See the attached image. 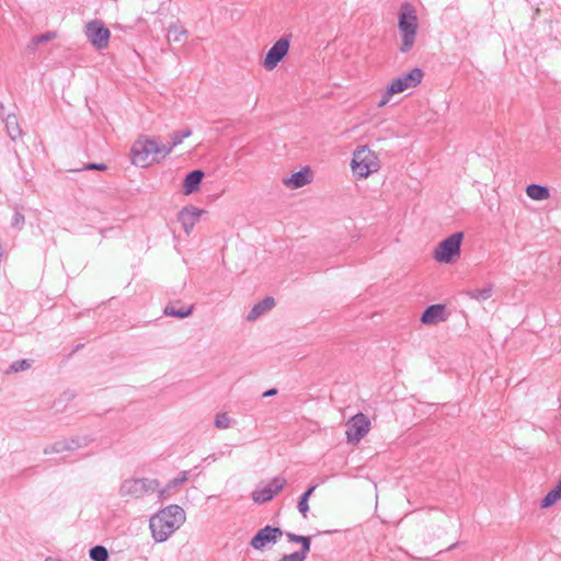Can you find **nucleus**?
I'll return each mask as SVG.
<instances>
[{
  "mask_svg": "<svg viewBox=\"0 0 561 561\" xmlns=\"http://www.w3.org/2000/svg\"><path fill=\"white\" fill-rule=\"evenodd\" d=\"M286 537L290 542H301V548L290 554H285L279 561H305L311 546V539L308 536H300L293 533H287Z\"/></svg>",
  "mask_w": 561,
  "mask_h": 561,
  "instance_id": "nucleus-13",
  "label": "nucleus"
},
{
  "mask_svg": "<svg viewBox=\"0 0 561 561\" xmlns=\"http://www.w3.org/2000/svg\"><path fill=\"white\" fill-rule=\"evenodd\" d=\"M44 561H59V560L49 557V558H46Z\"/></svg>",
  "mask_w": 561,
  "mask_h": 561,
  "instance_id": "nucleus-40",
  "label": "nucleus"
},
{
  "mask_svg": "<svg viewBox=\"0 0 561 561\" xmlns=\"http://www.w3.org/2000/svg\"><path fill=\"white\" fill-rule=\"evenodd\" d=\"M561 499V492L559 489L553 486L541 500L540 507L541 508H548L556 504Z\"/></svg>",
  "mask_w": 561,
  "mask_h": 561,
  "instance_id": "nucleus-27",
  "label": "nucleus"
},
{
  "mask_svg": "<svg viewBox=\"0 0 561 561\" xmlns=\"http://www.w3.org/2000/svg\"><path fill=\"white\" fill-rule=\"evenodd\" d=\"M317 485H311L310 488H308L304 493L302 495L300 496L299 501H298V504H297V508L299 511V513L306 518L307 515H308V512H309V504H308V501L310 499V496L313 494L314 490H316Z\"/></svg>",
  "mask_w": 561,
  "mask_h": 561,
  "instance_id": "nucleus-24",
  "label": "nucleus"
},
{
  "mask_svg": "<svg viewBox=\"0 0 561 561\" xmlns=\"http://www.w3.org/2000/svg\"><path fill=\"white\" fill-rule=\"evenodd\" d=\"M204 178V172L202 170H194L186 174L183 181V192L185 195H190L196 192L202 183Z\"/></svg>",
  "mask_w": 561,
  "mask_h": 561,
  "instance_id": "nucleus-18",
  "label": "nucleus"
},
{
  "mask_svg": "<svg viewBox=\"0 0 561 561\" xmlns=\"http://www.w3.org/2000/svg\"><path fill=\"white\" fill-rule=\"evenodd\" d=\"M289 49V38L284 36L274 43L266 53L263 66L266 70L275 69L279 61L287 55Z\"/></svg>",
  "mask_w": 561,
  "mask_h": 561,
  "instance_id": "nucleus-10",
  "label": "nucleus"
},
{
  "mask_svg": "<svg viewBox=\"0 0 561 561\" xmlns=\"http://www.w3.org/2000/svg\"><path fill=\"white\" fill-rule=\"evenodd\" d=\"M194 307L190 306L187 308L181 307L176 308L174 305H168L164 308V314L169 317H175V318H186L192 314Z\"/></svg>",
  "mask_w": 561,
  "mask_h": 561,
  "instance_id": "nucleus-23",
  "label": "nucleus"
},
{
  "mask_svg": "<svg viewBox=\"0 0 561 561\" xmlns=\"http://www.w3.org/2000/svg\"><path fill=\"white\" fill-rule=\"evenodd\" d=\"M171 151L172 147H167V145L160 144L157 139L141 136L131 147V162L135 165L145 168L153 160L152 156L161 154L165 157Z\"/></svg>",
  "mask_w": 561,
  "mask_h": 561,
  "instance_id": "nucleus-2",
  "label": "nucleus"
},
{
  "mask_svg": "<svg viewBox=\"0 0 561 561\" xmlns=\"http://www.w3.org/2000/svg\"><path fill=\"white\" fill-rule=\"evenodd\" d=\"M5 129L8 136L15 141L22 136V129L19 126L18 118L15 115H8L5 118Z\"/></svg>",
  "mask_w": 561,
  "mask_h": 561,
  "instance_id": "nucleus-21",
  "label": "nucleus"
},
{
  "mask_svg": "<svg viewBox=\"0 0 561 561\" xmlns=\"http://www.w3.org/2000/svg\"><path fill=\"white\" fill-rule=\"evenodd\" d=\"M492 293H493L492 286L488 285L486 287H484L482 289H472V290H468L463 294L471 299L484 301L492 296Z\"/></svg>",
  "mask_w": 561,
  "mask_h": 561,
  "instance_id": "nucleus-25",
  "label": "nucleus"
},
{
  "mask_svg": "<svg viewBox=\"0 0 561 561\" xmlns=\"http://www.w3.org/2000/svg\"><path fill=\"white\" fill-rule=\"evenodd\" d=\"M370 422L366 415L358 413L346 423L347 442L358 444L369 432Z\"/></svg>",
  "mask_w": 561,
  "mask_h": 561,
  "instance_id": "nucleus-8",
  "label": "nucleus"
},
{
  "mask_svg": "<svg viewBox=\"0 0 561 561\" xmlns=\"http://www.w3.org/2000/svg\"><path fill=\"white\" fill-rule=\"evenodd\" d=\"M462 240H463V232L458 231V256L460 255Z\"/></svg>",
  "mask_w": 561,
  "mask_h": 561,
  "instance_id": "nucleus-36",
  "label": "nucleus"
},
{
  "mask_svg": "<svg viewBox=\"0 0 561 561\" xmlns=\"http://www.w3.org/2000/svg\"><path fill=\"white\" fill-rule=\"evenodd\" d=\"M276 393H277V389L272 388V389H268L267 391H265V392L263 393V397L267 398V397L275 396Z\"/></svg>",
  "mask_w": 561,
  "mask_h": 561,
  "instance_id": "nucleus-37",
  "label": "nucleus"
},
{
  "mask_svg": "<svg viewBox=\"0 0 561 561\" xmlns=\"http://www.w3.org/2000/svg\"><path fill=\"white\" fill-rule=\"evenodd\" d=\"M252 499L255 503H265L273 499V494L271 492V488L267 485L259 486L252 493Z\"/></svg>",
  "mask_w": 561,
  "mask_h": 561,
  "instance_id": "nucleus-26",
  "label": "nucleus"
},
{
  "mask_svg": "<svg viewBox=\"0 0 561 561\" xmlns=\"http://www.w3.org/2000/svg\"><path fill=\"white\" fill-rule=\"evenodd\" d=\"M187 474H188L187 471H182L179 474V477L169 481L164 488L160 489V486H159L158 490L156 491V492H158L159 501H163V500L170 497L174 489H176L178 486L182 485L184 482L187 481V479H188Z\"/></svg>",
  "mask_w": 561,
  "mask_h": 561,
  "instance_id": "nucleus-17",
  "label": "nucleus"
},
{
  "mask_svg": "<svg viewBox=\"0 0 561 561\" xmlns=\"http://www.w3.org/2000/svg\"><path fill=\"white\" fill-rule=\"evenodd\" d=\"M107 169L106 164L104 163H88L83 167L82 170H98V171H105Z\"/></svg>",
  "mask_w": 561,
  "mask_h": 561,
  "instance_id": "nucleus-35",
  "label": "nucleus"
},
{
  "mask_svg": "<svg viewBox=\"0 0 561 561\" xmlns=\"http://www.w3.org/2000/svg\"><path fill=\"white\" fill-rule=\"evenodd\" d=\"M90 442H91V439L87 436L64 438V439L57 440L50 445H47L44 448V454L51 455V454H60L64 451H75L77 449L88 446Z\"/></svg>",
  "mask_w": 561,
  "mask_h": 561,
  "instance_id": "nucleus-9",
  "label": "nucleus"
},
{
  "mask_svg": "<svg viewBox=\"0 0 561 561\" xmlns=\"http://www.w3.org/2000/svg\"><path fill=\"white\" fill-rule=\"evenodd\" d=\"M203 210L194 207V206H187L184 207L179 213V221L181 222L184 231L190 234L192 229L194 228L195 224L198 221Z\"/></svg>",
  "mask_w": 561,
  "mask_h": 561,
  "instance_id": "nucleus-15",
  "label": "nucleus"
},
{
  "mask_svg": "<svg viewBox=\"0 0 561 561\" xmlns=\"http://www.w3.org/2000/svg\"><path fill=\"white\" fill-rule=\"evenodd\" d=\"M89 556L92 561H107L108 552L103 546H94L90 549Z\"/></svg>",
  "mask_w": 561,
  "mask_h": 561,
  "instance_id": "nucleus-28",
  "label": "nucleus"
},
{
  "mask_svg": "<svg viewBox=\"0 0 561 561\" xmlns=\"http://www.w3.org/2000/svg\"><path fill=\"white\" fill-rule=\"evenodd\" d=\"M309 169L306 168L304 170H300L298 172H295L289 178H286L283 180L284 185H286L289 188H300L305 186L306 184L311 182Z\"/></svg>",
  "mask_w": 561,
  "mask_h": 561,
  "instance_id": "nucleus-16",
  "label": "nucleus"
},
{
  "mask_svg": "<svg viewBox=\"0 0 561 561\" xmlns=\"http://www.w3.org/2000/svg\"><path fill=\"white\" fill-rule=\"evenodd\" d=\"M160 486L157 479L131 478L122 482L119 495L122 497L141 499L147 494L153 493Z\"/></svg>",
  "mask_w": 561,
  "mask_h": 561,
  "instance_id": "nucleus-6",
  "label": "nucleus"
},
{
  "mask_svg": "<svg viewBox=\"0 0 561 561\" xmlns=\"http://www.w3.org/2000/svg\"><path fill=\"white\" fill-rule=\"evenodd\" d=\"M30 367L31 363L27 359L15 360L10 365L8 373L23 371L28 369Z\"/></svg>",
  "mask_w": 561,
  "mask_h": 561,
  "instance_id": "nucleus-32",
  "label": "nucleus"
},
{
  "mask_svg": "<svg viewBox=\"0 0 561 561\" xmlns=\"http://www.w3.org/2000/svg\"><path fill=\"white\" fill-rule=\"evenodd\" d=\"M557 489H559V491L561 492V479L559 480V482L554 485Z\"/></svg>",
  "mask_w": 561,
  "mask_h": 561,
  "instance_id": "nucleus-39",
  "label": "nucleus"
},
{
  "mask_svg": "<svg viewBox=\"0 0 561 561\" xmlns=\"http://www.w3.org/2000/svg\"><path fill=\"white\" fill-rule=\"evenodd\" d=\"M453 311L447 309L445 305L428 306L421 316V322L426 325H435L446 321L451 317Z\"/></svg>",
  "mask_w": 561,
  "mask_h": 561,
  "instance_id": "nucleus-12",
  "label": "nucleus"
},
{
  "mask_svg": "<svg viewBox=\"0 0 561 561\" xmlns=\"http://www.w3.org/2000/svg\"><path fill=\"white\" fill-rule=\"evenodd\" d=\"M351 168L355 176L366 179L379 170L380 163L374 151L367 146H360L353 153Z\"/></svg>",
  "mask_w": 561,
  "mask_h": 561,
  "instance_id": "nucleus-4",
  "label": "nucleus"
},
{
  "mask_svg": "<svg viewBox=\"0 0 561 561\" xmlns=\"http://www.w3.org/2000/svg\"><path fill=\"white\" fill-rule=\"evenodd\" d=\"M456 255V232L442 241L434 252V257L439 263H449Z\"/></svg>",
  "mask_w": 561,
  "mask_h": 561,
  "instance_id": "nucleus-14",
  "label": "nucleus"
},
{
  "mask_svg": "<svg viewBox=\"0 0 561 561\" xmlns=\"http://www.w3.org/2000/svg\"><path fill=\"white\" fill-rule=\"evenodd\" d=\"M286 479L283 477H276L272 481H270L266 485L267 488H271V492L273 496L277 493H279L284 486L286 485Z\"/></svg>",
  "mask_w": 561,
  "mask_h": 561,
  "instance_id": "nucleus-31",
  "label": "nucleus"
},
{
  "mask_svg": "<svg viewBox=\"0 0 561 561\" xmlns=\"http://www.w3.org/2000/svg\"><path fill=\"white\" fill-rule=\"evenodd\" d=\"M187 36V31L181 25H171L168 28V41L169 43H182Z\"/></svg>",
  "mask_w": 561,
  "mask_h": 561,
  "instance_id": "nucleus-22",
  "label": "nucleus"
},
{
  "mask_svg": "<svg viewBox=\"0 0 561 561\" xmlns=\"http://www.w3.org/2000/svg\"><path fill=\"white\" fill-rule=\"evenodd\" d=\"M185 522V512L179 505H169L150 518V529L157 542L165 541Z\"/></svg>",
  "mask_w": 561,
  "mask_h": 561,
  "instance_id": "nucleus-1",
  "label": "nucleus"
},
{
  "mask_svg": "<svg viewBox=\"0 0 561 561\" xmlns=\"http://www.w3.org/2000/svg\"><path fill=\"white\" fill-rule=\"evenodd\" d=\"M526 194L534 201H545L550 196V192L547 186L535 183L527 185Z\"/></svg>",
  "mask_w": 561,
  "mask_h": 561,
  "instance_id": "nucleus-20",
  "label": "nucleus"
},
{
  "mask_svg": "<svg viewBox=\"0 0 561 561\" xmlns=\"http://www.w3.org/2000/svg\"><path fill=\"white\" fill-rule=\"evenodd\" d=\"M4 113V105L0 102V116Z\"/></svg>",
  "mask_w": 561,
  "mask_h": 561,
  "instance_id": "nucleus-38",
  "label": "nucleus"
},
{
  "mask_svg": "<svg viewBox=\"0 0 561 561\" xmlns=\"http://www.w3.org/2000/svg\"><path fill=\"white\" fill-rule=\"evenodd\" d=\"M231 420L227 413H219L215 419V426L221 430L230 427Z\"/></svg>",
  "mask_w": 561,
  "mask_h": 561,
  "instance_id": "nucleus-33",
  "label": "nucleus"
},
{
  "mask_svg": "<svg viewBox=\"0 0 561 561\" xmlns=\"http://www.w3.org/2000/svg\"><path fill=\"white\" fill-rule=\"evenodd\" d=\"M399 31L402 37L400 50L407 53L412 48L417 31V18L413 7L409 3H403L401 7Z\"/></svg>",
  "mask_w": 561,
  "mask_h": 561,
  "instance_id": "nucleus-3",
  "label": "nucleus"
},
{
  "mask_svg": "<svg viewBox=\"0 0 561 561\" xmlns=\"http://www.w3.org/2000/svg\"><path fill=\"white\" fill-rule=\"evenodd\" d=\"M55 37H56V33L55 32H46L44 34L34 36L32 38L31 44H28L27 48L31 49V50H34L37 45H39L42 43L49 42V41L54 39Z\"/></svg>",
  "mask_w": 561,
  "mask_h": 561,
  "instance_id": "nucleus-30",
  "label": "nucleus"
},
{
  "mask_svg": "<svg viewBox=\"0 0 561 561\" xmlns=\"http://www.w3.org/2000/svg\"><path fill=\"white\" fill-rule=\"evenodd\" d=\"M423 70L420 68H413L410 72L404 73L397 79L392 80V82L387 87L386 91L382 93L380 100L377 103L378 107H383L387 105L392 95L404 92L410 88H415L421 83L423 79Z\"/></svg>",
  "mask_w": 561,
  "mask_h": 561,
  "instance_id": "nucleus-5",
  "label": "nucleus"
},
{
  "mask_svg": "<svg viewBox=\"0 0 561 561\" xmlns=\"http://www.w3.org/2000/svg\"><path fill=\"white\" fill-rule=\"evenodd\" d=\"M192 135V130L190 128H185L183 130L174 131L170 135V145H167V147H175L180 144H182L183 139L190 137Z\"/></svg>",
  "mask_w": 561,
  "mask_h": 561,
  "instance_id": "nucleus-29",
  "label": "nucleus"
},
{
  "mask_svg": "<svg viewBox=\"0 0 561 561\" xmlns=\"http://www.w3.org/2000/svg\"><path fill=\"white\" fill-rule=\"evenodd\" d=\"M283 531L278 527L265 526L260 529L251 539L250 545L256 550H263L268 543H276L282 537Z\"/></svg>",
  "mask_w": 561,
  "mask_h": 561,
  "instance_id": "nucleus-11",
  "label": "nucleus"
},
{
  "mask_svg": "<svg viewBox=\"0 0 561 561\" xmlns=\"http://www.w3.org/2000/svg\"><path fill=\"white\" fill-rule=\"evenodd\" d=\"M84 35L95 49L103 50L107 48L111 32L101 20L88 22L84 26Z\"/></svg>",
  "mask_w": 561,
  "mask_h": 561,
  "instance_id": "nucleus-7",
  "label": "nucleus"
},
{
  "mask_svg": "<svg viewBox=\"0 0 561 561\" xmlns=\"http://www.w3.org/2000/svg\"><path fill=\"white\" fill-rule=\"evenodd\" d=\"M275 306L273 297H266L262 301L255 304L247 316V320L253 322Z\"/></svg>",
  "mask_w": 561,
  "mask_h": 561,
  "instance_id": "nucleus-19",
  "label": "nucleus"
},
{
  "mask_svg": "<svg viewBox=\"0 0 561 561\" xmlns=\"http://www.w3.org/2000/svg\"><path fill=\"white\" fill-rule=\"evenodd\" d=\"M24 224H25L24 215L20 211H15L12 217V220H11V226L13 228H16L18 230H21L23 228Z\"/></svg>",
  "mask_w": 561,
  "mask_h": 561,
  "instance_id": "nucleus-34",
  "label": "nucleus"
}]
</instances>
